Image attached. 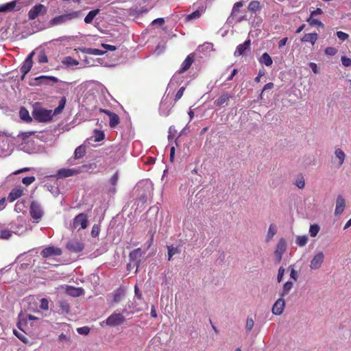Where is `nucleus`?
Segmentation results:
<instances>
[{
	"mask_svg": "<svg viewBox=\"0 0 351 351\" xmlns=\"http://www.w3.org/2000/svg\"><path fill=\"white\" fill-rule=\"evenodd\" d=\"M66 293L73 297H79L84 293V291L82 287L69 286L66 289Z\"/></svg>",
	"mask_w": 351,
	"mask_h": 351,
	"instance_id": "a211bd4d",
	"label": "nucleus"
},
{
	"mask_svg": "<svg viewBox=\"0 0 351 351\" xmlns=\"http://www.w3.org/2000/svg\"><path fill=\"white\" fill-rule=\"evenodd\" d=\"M36 86L52 85L58 82V79L53 76L40 75L34 78Z\"/></svg>",
	"mask_w": 351,
	"mask_h": 351,
	"instance_id": "9d476101",
	"label": "nucleus"
},
{
	"mask_svg": "<svg viewBox=\"0 0 351 351\" xmlns=\"http://www.w3.org/2000/svg\"><path fill=\"white\" fill-rule=\"evenodd\" d=\"M287 250V242L285 239L281 238L276 245V248L274 251V256L277 263H280L283 254Z\"/></svg>",
	"mask_w": 351,
	"mask_h": 351,
	"instance_id": "6e6552de",
	"label": "nucleus"
},
{
	"mask_svg": "<svg viewBox=\"0 0 351 351\" xmlns=\"http://www.w3.org/2000/svg\"><path fill=\"white\" fill-rule=\"evenodd\" d=\"M234 95L228 92H223L216 100L214 101V105L216 106H226L228 105L230 99L233 98Z\"/></svg>",
	"mask_w": 351,
	"mask_h": 351,
	"instance_id": "f8f14e48",
	"label": "nucleus"
},
{
	"mask_svg": "<svg viewBox=\"0 0 351 351\" xmlns=\"http://www.w3.org/2000/svg\"><path fill=\"white\" fill-rule=\"evenodd\" d=\"M34 51H32L31 53H29V55H28V56L26 58V59L23 62V64L20 68V71L22 73V75L21 77V80H24L26 74L30 71V70L33 66V56H34Z\"/></svg>",
	"mask_w": 351,
	"mask_h": 351,
	"instance_id": "1a4fd4ad",
	"label": "nucleus"
},
{
	"mask_svg": "<svg viewBox=\"0 0 351 351\" xmlns=\"http://www.w3.org/2000/svg\"><path fill=\"white\" fill-rule=\"evenodd\" d=\"M33 116L39 122H48L52 119L53 112L51 110L41 108L34 110Z\"/></svg>",
	"mask_w": 351,
	"mask_h": 351,
	"instance_id": "7ed1b4c3",
	"label": "nucleus"
},
{
	"mask_svg": "<svg viewBox=\"0 0 351 351\" xmlns=\"http://www.w3.org/2000/svg\"><path fill=\"white\" fill-rule=\"evenodd\" d=\"M142 252L140 247L134 250L129 254L130 261L133 263V267H136V272L139 267Z\"/></svg>",
	"mask_w": 351,
	"mask_h": 351,
	"instance_id": "9b49d317",
	"label": "nucleus"
},
{
	"mask_svg": "<svg viewBox=\"0 0 351 351\" xmlns=\"http://www.w3.org/2000/svg\"><path fill=\"white\" fill-rule=\"evenodd\" d=\"M288 40V38L287 37H285V38H282L279 42H278V48H282V47H284L286 44H287V42Z\"/></svg>",
	"mask_w": 351,
	"mask_h": 351,
	"instance_id": "680f3d73",
	"label": "nucleus"
},
{
	"mask_svg": "<svg viewBox=\"0 0 351 351\" xmlns=\"http://www.w3.org/2000/svg\"><path fill=\"white\" fill-rule=\"evenodd\" d=\"M276 233V228L274 224H271L269 227L267 234L266 237V241L268 242L272 239Z\"/></svg>",
	"mask_w": 351,
	"mask_h": 351,
	"instance_id": "f704fd0d",
	"label": "nucleus"
},
{
	"mask_svg": "<svg viewBox=\"0 0 351 351\" xmlns=\"http://www.w3.org/2000/svg\"><path fill=\"white\" fill-rule=\"evenodd\" d=\"M324 258V255L323 252H321L317 253L313 257V258L311 261L310 267L312 269H319V267H321V266L323 263Z\"/></svg>",
	"mask_w": 351,
	"mask_h": 351,
	"instance_id": "2eb2a0df",
	"label": "nucleus"
},
{
	"mask_svg": "<svg viewBox=\"0 0 351 351\" xmlns=\"http://www.w3.org/2000/svg\"><path fill=\"white\" fill-rule=\"evenodd\" d=\"M337 36L339 38V39L342 41L346 40L349 36L348 34L341 31L337 32Z\"/></svg>",
	"mask_w": 351,
	"mask_h": 351,
	"instance_id": "4d7b16f0",
	"label": "nucleus"
},
{
	"mask_svg": "<svg viewBox=\"0 0 351 351\" xmlns=\"http://www.w3.org/2000/svg\"><path fill=\"white\" fill-rule=\"evenodd\" d=\"M274 86V85L272 82H269L266 84L263 87V92L273 88Z\"/></svg>",
	"mask_w": 351,
	"mask_h": 351,
	"instance_id": "774afa93",
	"label": "nucleus"
},
{
	"mask_svg": "<svg viewBox=\"0 0 351 351\" xmlns=\"http://www.w3.org/2000/svg\"><path fill=\"white\" fill-rule=\"evenodd\" d=\"M12 234V232L9 229H0V239H8L11 237Z\"/></svg>",
	"mask_w": 351,
	"mask_h": 351,
	"instance_id": "e433bc0d",
	"label": "nucleus"
},
{
	"mask_svg": "<svg viewBox=\"0 0 351 351\" xmlns=\"http://www.w3.org/2000/svg\"><path fill=\"white\" fill-rule=\"evenodd\" d=\"M251 41L250 39L245 40L243 44H240L237 47L234 51V56H239L244 54L245 51L250 48Z\"/></svg>",
	"mask_w": 351,
	"mask_h": 351,
	"instance_id": "6ab92c4d",
	"label": "nucleus"
},
{
	"mask_svg": "<svg viewBox=\"0 0 351 351\" xmlns=\"http://www.w3.org/2000/svg\"><path fill=\"white\" fill-rule=\"evenodd\" d=\"M20 118L25 122H30L32 121V117L29 116L28 110L24 108H21L19 110Z\"/></svg>",
	"mask_w": 351,
	"mask_h": 351,
	"instance_id": "b1692460",
	"label": "nucleus"
},
{
	"mask_svg": "<svg viewBox=\"0 0 351 351\" xmlns=\"http://www.w3.org/2000/svg\"><path fill=\"white\" fill-rule=\"evenodd\" d=\"M23 195V189L22 187L13 189L8 195V199L13 202Z\"/></svg>",
	"mask_w": 351,
	"mask_h": 351,
	"instance_id": "412c9836",
	"label": "nucleus"
},
{
	"mask_svg": "<svg viewBox=\"0 0 351 351\" xmlns=\"http://www.w3.org/2000/svg\"><path fill=\"white\" fill-rule=\"evenodd\" d=\"M293 288V282L288 281L285 282L283 285L282 293H280V297L284 298L289 293V291Z\"/></svg>",
	"mask_w": 351,
	"mask_h": 351,
	"instance_id": "cd10ccee",
	"label": "nucleus"
},
{
	"mask_svg": "<svg viewBox=\"0 0 351 351\" xmlns=\"http://www.w3.org/2000/svg\"><path fill=\"white\" fill-rule=\"evenodd\" d=\"M125 322L124 315L120 313L114 312L105 321L107 326L115 327L123 324Z\"/></svg>",
	"mask_w": 351,
	"mask_h": 351,
	"instance_id": "39448f33",
	"label": "nucleus"
},
{
	"mask_svg": "<svg viewBox=\"0 0 351 351\" xmlns=\"http://www.w3.org/2000/svg\"><path fill=\"white\" fill-rule=\"evenodd\" d=\"M284 274H285V269L282 267H280L278 269V276H277V280L278 282H280L282 281Z\"/></svg>",
	"mask_w": 351,
	"mask_h": 351,
	"instance_id": "13d9d810",
	"label": "nucleus"
},
{
	"mask_svg": "<svg viewBox=\"0 0 351 351\" xmlns=\"http://www.w3.org/2000/svg\"><path fill=\"white\" fill-rule=\"evenodd\" d=\"M195 61V54L193 53H190L182 63L178 73H183L189 69L192 64Z\"/></svg>",
	"mask_w": 351,
	"mask_h": 351,
	"instance_id": "4468645a",
	"label": "nucleus"
},
{
	"mask_svg": "<svg viewBox=\"0 0 351 351\" xmlns=\"http://www.w3.org/2000/svg\"><path fill=\"white\" fill-rule=\"evenodd\" d=\"M40 308L43 310L47 311L49 309V301L46 298L40 300Z\"/></svg>",
	"mask_w": 351,
	"mask_h": 351,
	"instance_id": "8fccbe9b",
	"label": "nucleus"
},
{
	"mask_svg": "<svg viewBox=\"0 0 351 351\" xmlns=\"http://www.w3.org/2000/svg\"><path fill=\"white\" fill-rule=\"evenodd\" d=\"M306 21L308 23V24L311 26H315V25L321 26V27L324 26L323 23L320 21L313 18V16H310V17L306 19Z\"/></svg>",
	"mask_w": 351,
	"mask_h": 351,
	"instance_id": "79ce46f5",
	"label": "nucleus"
},
{
	"mask_svg": "<svg viewBox=\"0 0 351 351\" xmlns=\"http://www.w3.org/2000/svg\"><path fill=\"white\" fill-rule=\"evenodd\" d=\"M123 295V291L121 289H118L114 291V297H113V302L115 303H118L121 301L122 297Z\"/></svg>",
	"mask_w": 351,
	"mask_h": 351,
	"instance_id": "37998d69",
	"label": "nucleus"
},
{
	"mask_svg": "<svg viewBox=\"0 0 351 351\" xmlns=\"http://www.w3.org/2000/svg\"><path fill=\"white\" fill-rule=\"evenodd\" d=\"M308 237L306 236H298L296 238V244L300 247L304 246L308 242Z\"/></svg>",
	"mask_w": 351,
	"mask_h": 351,
	"instance_id": "4c0bfd02",
	"label": "nucleus"
},
{
	"mask_svg": "<svg viewBox=\"0 0 351 351\" xmlns=\"http://www.w3.org/2000/svg\"><path fill=\"white\" fill-rule=\"evenodd\" d=\"M120 123V119L118 114L116 113H113L111 114V116L109 117V126L111 128H116Z\"/></svg>",
	"mask_w": 351,
	"mask_h": 351,
	"instance_id": "393cba45",
	"label": "nucleus"
},
{
	"mask_svg": "<svg viewBox=\"0 0 351 351\" xmlns=\"http://www.w3.org/2000/svg\"><path fill=\"white\" fill-rule=\"evenodd\" d=\"M119 179V171H116L112 177L109 180V183L114 187H115L117 184L118 180ZM112 192L114 193L116 192V189L113 188L112 189Z\"/></svg>",
	"mask_w": 351,
	"mask_h": 351,
	"instance_id": "c756f323",
	"label": "nucleus"
},
{
	"mask_svg": "<svg viewBox=\"0 0 351 351\" xmlns=\"http://www.w3.org/2000/svg\"><path fill=\"white\" fill-rule=\"evenodd\" d=\"M88 226L87 215L84 213H80L74 218L73 221L72 227L75 229H85Z\"/></svg>",
	"mask_w": 351,
	"mask_h": 351,
	"instance_id": "0eeeda50",
	"label": "nucleus"
},
{
	"mask_svg": "<svg viewBox=\"0 0 351 351\" xmlns=\"http://www.w3.org/2000/svg\"><path fill=\"white\" fill-rule=\"evenodd\" d=\"M29 213L34 222L38 223L40 221L43 215V211L40 205L36 201L31 203L29 208Z\"/></svg>",
	"mask_w": 351,
	"mask_h": 351,
	"instance_id": "423d86ee",
	"label": "nucleus"
},
{
	"mask_svg": "<svg viewBox=\"0 0 351 351\" xmlns=\"http://www.w3.org/2000/svg\"><path fill=\"white\" fill-rule=\"evenodd\" d=\"M346 206V201L341 195H339L337 198L336 208L335 210V215H341Z\"/></svg>",
	"mask_w": 351,
	"mask_h": 351,
	"instance_id": "aec40b11",
	"label": "nucleus"
},
{
	"mask_svg": "<svg viewBox=\"0 0 351 351\" xmlns=\"http://www.w3.org/2000/svg\"><path fill=\"white\" fill-rule=\"evenodd\" d=\"M337 52V50L334 47H328L325 49V53L329 56H334Z\"/></svg>",
	"mask_w": 351,
	"mask_h": 351,
	"instance_id": "5fc2aeb1",
	"label": "nucleus"
},
{
	"mask_svg": "<svg viewBox=\"0 0 351 351\" xmlns=\"http://www.w3.org/2000/svg\"><path fill=\"white\" fill-rule=\"evenodd\" d=\"M323 14V11L321 8H317L316 10L312 11L311 12V16H314L315 15L322 14Z\"/></svg>",
	"mask_w": 351,
	"mask_h": 351,
	"instance_id": "69168bd1",
	"label": "nucleus"
},
{
	"mask_svg": "<svg viewBox=\"0 0 351 351\" xmlns=\"http://www.w3.org/2000/svg\"><path fill=\"white\" fill-rule=\"evenodd\" d=\"M36 180V178L34 176H27L25 177L22 179V182L25 186H29L31 184H32Z\"/></svg>",
	"mask_w": 351,
	"mask_h": 351,
	"instance_id": "de8ad7c7",
	"label": "nucleus"
},
{
	"mask_svg": "<svg viewBox=\"0 0 351 351\" xmlns=\"http://www.w3.org/2000/svg\"><path fill=\"white\" fill-rule=\"evenodd\" d=\"M285 306V302L282 298L278 299L272 307V313L274 315H280L282 313Z\"/></svg>",
	"mask_w": 351,
	"mask_h": 351,
	"instance_id": "f3484780",
	"label": "nucleus"
},
{
	"mask_svg": "<svg viewBox=\"0 0 351 351\" xmlns=\"http://www.w3.org/2000/svg\"><path fill=\"white\" fill-rule=\"evenodd\" d=\"M342 64L344 66H351V59L349 58H347L346 56H342L341 58Z\"/></svg>",
	"mask_w": 351,
	"mask_h": 351,
	"instance_id": "864d4df0",
	"label": "nucleus"
},
{
	"mask_svg": "<svg viewBox=\"0 0 351 351\" xmlns=\"http://www.w3.org/2000/svg\"><path fill=\"white\" fill-rule=\"evenodd\" d=\"M165 23V20L163 18H158L155 20H154L152 22V25H162Z\"/></svg>",
	"mask_w": 351,
	"mask_h": 351,
	"instance_id": "052dcab7",
	"label": "nucleus"
},
{
	"mask_svg": "<svg viewBox=\"0 0 351 351\" xmlns=\"http://www.w3.org/2000/svg\"><path fill=\"white\" fill-rule=\"evenodd\" d=\"M168 250V260L171 261V258L173 255L176 254H179L180 252V250L178 247H175L173 245L167 246Z\"/></svg>",
	"mask_w": 351,
	"mask_h": 351,
	"instance_id": "c9c22d12",
	"label": "nucleus"
},
{
	"mask_svg": "<svg viewBox=\"0 0 351 351\" xmlns=\"http://www.w3.org/2000/svg\"><path fill=\"white\" fill-rule=\"evenodd\" d=\"M77 331L80 335H88L90 332V328L88 326H83L77 328Z\"/></svg>",
	"mask_w": 351,
	"mask_h": 351,
	"instance_id": "3c124183",
	"label": "nucleus"
},
{
	"mask_svg": "<svg viewBox=\"0 0 351 351\" xmlns=\"http://www.w3.org/2000/svg\"><path fill=\"white\" fill-rule=\"evenodd\" d=\"M295 184L299 189H303L305 185L304 178L302 176H301L300 178H298L296 180Z\"/></svg>",
	"mask_w": 351,
	"mask_h": 351,
	"instance_id": "603ef678",
	"label": "nucleus"
},
{
	"mask_svg": "<svg viewBox=\"0 0 351 351\" xmlns=\"http://www.w3.org/2000/svg\"><path fill=\"white\" fill-rule=\"evenodd\" d=\"M66 248L71 252L78 253L84 250V245L78 241L72 240L68 242Z\"/></svg>",
	"mask_w": 351,
	"mask_h": 351,
	"instance_id": "dca6fc26",
	"label": "nucleus"
},
{
	"mask_svg": "<svg viewBox=\"0 0 351 351\" xmlns=\"http://www.w3.org/2000/svg\"><path fill=\"white\" fill-rule=\"evenodd\" d=\"M260 62L264 64L267 66H269L272 64L273 61L267 53H264L260 59Z\"/></svg>",
	"mask_w": 351,
	"mask_h": 351,
	"instance_id": "c85d7f7f",
	"label": "nucleus"
},
{
	"mask_svg": "<svg viewBox=\"0 0 351 351\" xmlns=\"http://www.w3.org/2000/svg\"><path fill=\"white\" fill-rule=\"evenodd\" d=\"M58 339L60 341H66L67 342H69L71 340L69 337H67L66 335H64L63 333H62L61 335H59Z\"/></svg>",
	"mask_w": 351,
	"mask_h": 351,
	"instance_id": "0e129e2a",
	"label": "nucleus"
},
{
	"mask_svg": "<svg viewBox=\"0 0 351 351\" xmlns=\"http://www.w3.org/2000/svg\"><path fill=\"white\" fill-rule=\"evenodd\" d=\"M94 138L95 142H99L104 139L105 134L104 132L98 130H95L94 131Z\"/></svg>",
	"mask_w": 351,
	"mask_h": 351,
	"instance_id": "ea45409f",
	"label": "nucleus"
},
{
	"mask_svg": "<svg viewBox=\"0 0 351 351\" xmlns=\"http://www.w3.org/2000/svg\"><path fill=\"white\" fill-rule=\"evenodd\" d=\"M40 254L43 258H48L51 256H60L62 254V250L59 247L50 246L43 249Z\"/></svg>",
	"mask_w": 351,
	"mask_h": 351,
	"instance_id": "ddd939ff",
	"label": "nucleus"
},
{
	"mask_svg": "<svg viewBox=\"0 0 351 351\" xmlns=\"http://www.w3.org/2000/svg\"><path fill=\"white\" fill-rule=\"evenodd\" d=\"M102 47L110 51H115L117 47L114 45H108V44H102Z\"/></svg>",
	"mask_w": 351,
	"mask_h": 351,
	"instance_id": "e2e57ef3",
	"label": "nucleus"
},
{
	"mask_svg": "<svg viewBox=\"0 0 351 351\" xmlns=\"http://www.w3.org/2000/svg\"><path fill=\"white\" fill-rule=\"evenodd\" d=\"M309 66L312 69V71H313L314 73L317 74L319 73L318 70H317V64L315 63L311 62L309 64Z\"/></svg>",
	"mask_w": 351,
	"mask_h": 351,
	"instance_id": "338daca9",
	"label": "nucleus"
},
{
	"mask_svg": "<svg viewBox=\"0 0 351 351\" xmlns=\"http://www.w3.org/2000/svg\"><path fill=\"white\" fill-rule=\"evenodd\" d=\"M79 50L82 53L93 55V48L81 47L79 48Z\"/></svg>",
	"mask_w": 351,
	"mask_h": 351,
	"instance_id": "bf43d9fd",
	"label": "nucleus"
},
{
	"mask_svg": "<svg viewBox=\"0 0 351 351\" xmlns=\"http://www.w3.org/2000/svg\"><path fill=\"white\" fill-rule=\"evenodd\" d=\"M80 16V11H72L66 14L56 16L51 19L49 23L50 26L58 25L78 18Z\"/></svg>",
	"mask_w": 351,
	"mask_h": 351,
	"instance_id": "f257e3e1",
	"label": "nucleus"
},
{
	"mask_svg": "<svg viewBox=\"0 0 351 351\" xmlns=\"http://www.w3.org/2000/svg\"><path fill=\"white\" fill-rule=\"evenodd\" d=\"M320 228L319 226L317 224L311 225L310 229H309V234L311 237H315L317 236L319 231Z\"/></svg>",
	"mask_w": 351,
	"mask_h": 351,
	"instance_id": "a19ab883",
	"label": "nucleus"
},
{
	"mask_svg": "<svg viewBox=\"0 0 351 351\" xmlns=\"http://www.w3.org/2000/svg\"><path fill=\"white\" fill-rule=\"evenodd\" d=\"M99 9H95L90 11L84 18V22L86 24L91 23L96 15L99 12Z\"/></svg>",
	"mask_w": 351,
	"mask_h": 351,
	"instance_id": "bb28decb",
	"label": "nucleus"
},
{
	"mask_svg": "<svg viewBox=\"0 0 351 351\" xmlns=\"http://www.w3.org/2000/svg\"><path fill=\"white\" fill-rule=\"evenodd\" d=\"M62 313H68L70 311V305L67 301L62 300L58 302Z\"/></svg>",
	"mask_w": 351,
	"mask_h": 351,
	"instance_id": "473e14b6",
	"label": "nucleus"
},
{
	"mask_svg": "<svg viewBox=\"0 0 351 351\" xmlns=\"http://www.w3.org/2000/svg\"><path fill=\"white\" fill-rule=\"evenodd\" d=\"M16 6V1H12L9 3L0 5V12H8L14 10Z\"/></svg>",
	"mask_w": 351,
	"mask_h": 351,
	"instance_id": "4be33fe9",
	"label": "nucleus"
},
{
	"mask_svg": "<svg viewBox=\"0 0 351 351\" xmlns=\"http://www.w3.org/2000/svg\"><path fill=\"white\" fill-rule=\"evenodd\" d=\"M47 12V8L43 4L38 3L33 6L28 12L29 20H34L39 16H44Z\"/></svg>",
	"mask_w": 351,
	"mask_h": 351,
	"instance_id": "20e7f679",
	"label": "nucleus"
},
{
	"mask_svg": "<svg viewBox=\"0 0 351 351\" xmlns=\"http://www.w3.org/2000/svg\"><path fill=\"white\" fill-rule=\"evenodd\" d=\"M318 38V35L317 33H309L306 34L301 39L302 42H308L311 43L313 45L315 43Z\"/></svg>",
	"mask_w": 351,
	"mask_h": 351,
	"instance_id": "5701e85b",
	"label": "nucleus"
},
{
	"mask_svg": "<svg viewBox=\"0 0 351 351\" xmlns=\"http://www.w3.org/2000/svg\"><path fill=\"white\" fill-rule=\"evenodd\" d=\"M335 154L336 158L339 159V166H341L346 158L345 153L341 149L338 148L335 150Z\"/></svg>",
	"mask_w": 351,
	"mask_h": 351,
	"instance_id": "2f4dec72",
	"label": "nucleus"
},
{
	"mask_svg": "<svg viewBox=\"0 0 351 351\" xmlns=\"http://www.w3.org/2000/svg\"><path fill=\"white\" fill-rule=\"evenodd\" d=\"M201 16L200 12L199 10H196L189 14H188L186 17V20L187 21H191L193 19H196L199 18Z\"/></svg>",
	"mask_w": 351,
	"mask_h": 351,
	"instance_id": "a18cd8bd",
	"label": "nucleus"
},
{
	"mask_svg": "<svg viewBox=\"0 0 351 351\" xmlns=\"http://www.w3.org/2000/svg\"><path fill=\"white\" fill-rule=\"evenodd\" d=\"M62 63L68 66H77L79 64V62L71 56H66L62 61Z\"/></svg>",
	"mask_w": 351,
	"mask_h": 351,
	"instance_id": "72a5a7b5",
	"label": "nucleus"
},
{
	"mask_svg": "<svg viewBox=\"0 0 351 351\" xmlns=\"http://www.w3.org/2000/svg\"><path fill=\"white\" fill-rule=\"evenodd\" d=\"M38 62L39 63H47L48 58L44 51H41L38 55Z\"/></svg>",
	"mask_w": 351,
	"mask_h": 351,
	"instance_id": "c03bdc74",
	"label": "nucleus"
},
{
	"mask_svg": "<svg viewBox=\"0 0 351 351\" xmlns=\"http://www.w3.org/2000/svg\"><path fill=\"white\" fill-rule=\"evenodd\" d=\"M99 226L95 224L92 228L91 235L93 237H96L99 235Z\"/></svg>",
	"mask_w": 351,
	"mask_h": 351,
	"instance_id": "6e6d98bb",
	"label": "nucleus"
},
{
	"mask_svg": "<svg viewBox=\"0 0 351 351\" xmlns=\"http://www.w3.org/2000/svg\"><path fill=\"white\" fill-rule=\"evenodd\" d=\"M243 5V3L242 1H238L236 2L232 8V12L230 17H234L239 11V8H241Z\"/></svg>",
	"mask_w": 351,
	"mask_h": 351,
	"instance_id": "58836bf2",
	"label": "nucleus"
},
{
	"mask_svg": "<svg viewBox=\"0 0 351 351\" xmlns=\"http://www.w3.org/2000/svg\"><path fill=\"white\" fill-rule=\"evenodd\" d=\"M254 322L252 317H248L246 320L245 329L247 332H250L253 328Z\"/></svg>",
	"mask_w": 351,
	"mask_h": 351,
	"instance_id": "49530a36",
	"label": "nucleus"
},
{
	"mask_svg": "<svg viewBox=\"0 0 351 351\" xmlns=\"http://www.w3.org/2000/svg\"><path fill=\"white\" fill-rule=\"evenodd\" d=\"M186 88L184 86H182L178 91L176 93L175 95L174 101L175 102L178 101L181 97L183 96V94L185 91Z\"/></svg>",
	"mask_w": 351,
	"mask_h": 351,
	"instance_id": "09e8293b",
	"label": "nucleus"
},
{
	"mask_svg": "<svg viewBox=\"0 0 351 351\" xmlns=\"http://www.w3.org/2000/svg\"><path fill=\"white\" fill-rule=\"evenodd\" d=\"M261 9V3L258 1H252L248 5V10L254 13Z\"/></svg>",
	"mask_w": 351,
	"mask_h": 351,
	"instance_id": "7c9ffc66",
	"label": "nucleus"
},
{
	"mask_svg": "<svg viewBox=\"0 0 351 351\" xmlns=\"http://www.w3.org/2000/svg\"><path fill=\"white\" fill-rule=\"evenodd\" d=\"M86 154V147L83 145L78 146L74 152V158L75 159L82 158Z\"/></svg>",
	"mask_w": 351,
	"mask_h": 351,
	"instance_id": "a878e982",
	"label": "nucleus"
},
{
	"mask_svg": "<svg viewBox=\"0 0 351 351\" xmlns=\"http://www.w3.org/2000/svg\"><path fill=\"white\" fill-rule=\"evenodd\" d=\"M88 169V166L84 165L77 168L66 169L62 168L58 171L56 176L58 178H65L81 173Z\"/></svg>",
	"mask_w": 351,
	"mask_h": 351,
	"instance_id": "f03ea898",
	"label": "nucleus"
}]
</instances>
